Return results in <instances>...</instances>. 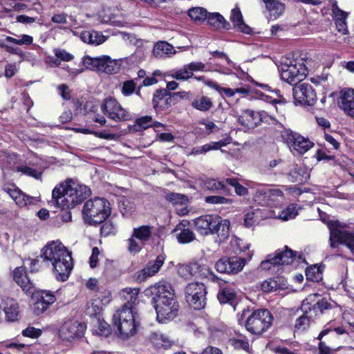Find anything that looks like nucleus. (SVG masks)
<instances>
[{
  "label": "nucleus",
  "instance_id": "f257e3e1",
  "mask_svg": "<svg viewBox=\"0 0 354 354\" xmlns=\"http://www.w3.org/2000/svg\"><path fill=\"white\" fill-rule=\"evenodd\" d=\"M147 296L152 297V303L156 309L157 319L165 322L174 319L177 315L175 306L174 290L170 284H155L145 290Z\"/></svg>",
  "mask_w": 354,
  "mask_h": 354
},
{
  "label": "nucleus",
  "instance_id": "f03ea898",
  "mask_svg": "<svg viewBox=\"0 0 354 354\" xmlns=\"http://www.w3.org/2000/svg\"><path fill=\"white\" fill-rule=\"evenodd\" d=\"M90 189L72 180L56 186L52 192L53 203L61 209H71L90 195Z\"/></svg>",
  "mask_w": 354,
  "mask_h": 354
},
{
  "label": "nucleus",
  "instance_id": "7ed1b4c3",
  "mask_svg": "<svg viewBox=\"0 0 354 354\" xmlns=\"http://www.w3.org/2000/svg\"><path fill=\"white\" fill-rule=\"evenodd\" d=\"M41 258L50 262L57 280L65 281L73 269L71 254L64 245H46L41 250Z\"/></svg>",
  "mask_w": 354,
  "mask_h": 354
},
{
  "label": "nucleus",
  "instance_id": "20e7f679",
  "mask_svg": "<svg viewBox=\"0 0 354 354\" xmlns=\"http://www.w3.org/2000/svg\"><path fill=\"white\" fill-rule=\"evenodd\" d=\"M330 303L326 298H321L319 295L312 294L308 295L301 304V309L303 315L295 321V326L298 330L306 329L311 322L325 310L330 309Z\"/></svg>",
  "mask_w": 354,
  "mask_h": 354
},
{
  "label": "nucleus",
  "instance_id": "39448f33",
  "mask_svg": "<svg viewBox=\"0 0 354 354\" xmlns=\"http://www.w3.org/2000/svg\"><path fill=\"white\" fill-rule=\"evenodd\" d=\"M110 214L109 203L106 199L101 198L87 201L82 209L84 221L93 225L104 222Z\"/></svg>",
  "mask_w": 354,
  "mask_h": 354
},
{
  "label": "nucleus",
  "instance_id": "423d86ee",
  "mask_svg": "<svg viewBox=\"0 0 354 354\" xmlns=\"http://www.w3.org/2000/svg\"><path fill=\"white\" fill-rule=\"evenodd\" d=\"M138 314L131 310L120 309L113 317V321L120 333L127 337L133 335L139 322Z\"/></svg>",
  "mask_w": 354,
  "mask_h": 354
},
{
  "label": "nucleus",
  "instance_id": "0eeeda50",
  "mask_svg": "<svg viewBox=\"0 0 354 354\" xmlns=\"http://www.w3.org/2000/svg\"><path fill=\"white\" fill-rule=\"evenodd\" d=\"M272 316L267 309L254 310L245 322V328L254 335H261L272 325Z\"/></svg>",
  "mask_w": 354,
  "mask_h": 354
},
{
  "label": "nucleus",
  "instance_id": "6e6552de",
  "mask_svg": "<svg viewBox=\"0 0 354 354\" xmlns=\"http://www.w3.org/2000/svg\"><path fill=\"white\" fill-rule=\"evenodd\" d=\"M178 273L185 278L196 277L206 279L212 282H216L220 285L222 283L221 279L207 266L202 264L198 261H192L187 264L178 265Z\"/></svg>",
  "mask_w": 354,
  "mask_h": 354
},
{
  "label": "nucleus",
  "instance_id": "1a4fd4ad",
  "mask_svg": "<svg viewBox=\"0 0 354 354\" xmlns=\"http://www.w3.org/2000/svg\"><path fill=\"white\" fill-rule=\"evenodd\" d=\"M297 252L288 249L286 246V249L283 251H276L273 254H268L266 259L261 261L260 268L263 270L269 271L275 266L289 264L296 258H298L301 262L306 263L303 254L299 253L297 256Z\"/></svg>",
  "mask_w": 354,
  "mask_h": 354
},
{
  "label": "nucleus",
  "instance_id": "9d476101",
  "mask_svg": "<svg viewBox=\"0 0 354 354\" xmlns=\"http://www.w3.org/2000/svg\"><path fill=\"white\" fill-rule=\"evenodd\" d=\"M307 74V68L301 60H288L283 62L280 68L281 80L295 84L301 81Z\"/></svg>",
  "mask_w": 354,
  "mask_h": 354
},
{
  "label": "nucleus",
  "instance_id": "9b49d317",
  "mask_svg": "<svg viewBox=\"0 0 354 354\" xmlns=\"http://www.w3.org/2000/svg\"><path fill=\"white\" fill-rule=\"evenodd\" d=\"M83 64L89 70L106 74L117 73L120 68L118 60L112 59L106 55L96 57L86 56L83 59Z\"/></svg>",
  "mask_w": 354,
  "mask_h": 354
},
{
  "label": "nucleus",
  "instance_id": "f8f14e48",
  "mask_svg": "<svg viewBox=\"0 0 354 354\" xmlns=\"http://www.w3.org/2000/svg\"><path fill=\"white\" fill-rule=\"evenodd\" d=\"M206 287L203 283L192 282L185 289V298L187 304L195 310H201L206 305Z\"/></svg>",
  "mask_w": 354,
  "mask_h": 354
},
{
  "label": "nucleus",
  "instance_id": "ddd939ff",
  "mask_svg": "<svg viewBox=\"0 0 354 354\" xmlns=\"http://www.w3.org/2000/svg\"><path fill=\"white\" fill-rule=\"evenodd\" d=\"M330 243H354V230L339 221L328 223Z\"/></svg>",
  "mask_w": 354,
  "mask_h": 354
},
{
  "label": "nucleus",
  "instance_id": "4468645a",
  "mask_svg": "<svg viewBox=\"0 0 354 354\" xmlns=\"http://www.w3.org/2000/svg\"><path fill=\"white\" fill-rule=\"evenodd\" d=\"M100 109L104 114L115 121L126 120L129 116L128 112L113 97L106 98Z\"/></svg>",
  "mask_w": 354,
  "mask_h": 354
},
{
  "label": "nucleus",
  "instance_id": "2eb2a0df",
  "mask_svg": "<svg viewBox=\"0 0 354 354\" xmlns=\"http://www.w3.org/2000/svg\"><path fill=\"white\" fill-rule=\"evenodd\" d=\"M245 263L244 258H221L215 263V269L220 273L236 274L243 270Z\"/></svg>",
  "mask_w": 354,
  "mask_h": 354
},
{
  "label": "nucleus",
  "instance_id": "dca6fc26",
  "mask_svg": "<svg viewBox=\"0 0 354 354\" xmlns=\"http://www.w3.org/2000/svg\"><path fill=\"white\" fill-rule=\"evenodd\" d=\"M86 329V326L77 321L69 320L65 322L59 330L60 337L68 342L82 337Z\"/></svg>",
  "mask_w": 354,
  "mask_h": 354
},
{
  "label": "nucleus",
  "instance_id": "f3484780",
  "mask_svg": "<svg viewBox=\"0 0 354 354\" xmlns=\"http://www.w3.org/2000/svg\"><path fill=\"white\" fill-rule=\"evenodd\" d=\"M293 97L299 104L313 105L317 95L311 85L306 83L296 86L293 88Z\"/></svg>",
  "mask_w": 354,
  "mask_h": 354
},
{
  "label": "nucleus",
  "instance_id": "a211bd4d",
  "mask_svg": "<svg viewBox=\"0 0 354 354\" xmlns=\"http://www.w3.org/2000/svg\"><path fill=\"white\" fill-rule=\"evenodd\" d=\"M283 137L286 142L290 145L295 150L299 153H304L314 145L313 142L304 136L295 132H284Z\"/></svg>",
  "mask_w": 354,
  "mask_h": 354
},
{
  "label": "nucleus",
  "instance_id": "6ab92c4d",
  "mask_svg": "<svg viewBox=\"0 0 354 354\" xmlns=\"http://www.w3.org/2000/svg\"><path fill=\"white\" fill-rule=\"evenodd\" d=\"M265 112L254 111L251 109L243 110L238 116V122L243 127L251 129L261 124Z\"/></svg>",
  "mask_w": 354,
  "mask_h": 354
},
{
  "label": "nucleus",
  "instance_id": "aec40b11",
  "mask_svg": "<svg viewBox=\"0 0 354 354\" xmlns=\"http://www.w3.org/2000/svg\"><path fill=\"white\" fill-rule=\"evenodd\" d=\"M219 223L220 217L213 215L202 216L194 221L198 231L204 235L213 234Z\"/></svg>",
  "mask_w": 354,
  "mask_h": 354
},
{
  "label": "nucleus",
  "instance_id": "412c9836",
  "mask_svg": "<svg viewBox=\"0 0 354 354\" xmlns=\"http://www.w3.org/2000/svg\"><path fill=\"white\" fill-rule=\"evenodd\" d=\"M317 339L319 340V343L318 344L319 354H332L340 348V346H338L333 348L328 346L326 344V341L331 343L337 339L335 333L333 332L330 327L325 326L319 334Z\"/></svg>",
  "mask_w": 354,
  "mask_h": 354
},
{
  "label": "nucleus",
  "instance_id": "4be33fe9",
  "mask_svg": "<svg viewBox=\"0 0 354 354\" xmlns=\"http://www.w3.org/2000/svg\"><path fill=\"white\" fill-rule=\"evenodd\" d=\"M331 10L333 19L337 31L342 35H346L348 33L346 20L348 13L341 10L336 1L332 3Z\"/></svg>",
  "mask_w": 354,
  "mask_h": 354
},
{
  "label": "nucleus",
  "instance_id": "5701e85b",
  "mask_svg": "<svg viewBox=\"0 0 354 354\" xmlns=\"http://www.w3.org/2000/svg\"><path fill=\"white\" fill-rule=\"evenodd\" d=\"M339 104L348 115L354 118V89H342L339 95Z\"/></svg>",
  "mask_w": 354,
  "mask_h": 354
},
{
  "label": "nucleus",
  "instance_id": "b1692460",
  "mask_svg": "<svg viewBox=\"0 0 354 354\" xmlns=\"http://www.w3.org/2000/svg\"><path fill=\"white\" fill-rule=\"evenodd\" d=\"M37 301L34 305V312L39 315L45 312L55 301L54 294L48 290H41L37 292Z\"/></svg>",
  "mask_w": 354,
  "mask_h": 354
},
{
  "label": "nucleus",
  "instance_id": "393cba45",
  "mask_svg": "<svg viewBox=\"0 0 354 354\" xmlns=\"http://www.w3.org/2000/svg\"><path fill=\"white\" fill-rule=\"evenodd\" d=\"M1 306L5 313L6 318L9 322L17 321L19 316V306L13 298L3 297Z\"/></svg>",
  "mask_w": 354,
  "mask_h": 354
},
{
  "label": "nucleus",
  "instance_id": "a878e982",
  "mask_svg": "<svg viewBox=\"0 0 354 354\" xmlns=\"http://www.w3.org/2000/svg\"><path fill=\"white\" fill-rule=\"evenodd\" d=\"M176 93H169L167 90H158L153 95V105L156 110L162 109L167 107L168 104L174 103V97Z\"/></svg>",
  "mask_w": 354,
  "mask_h": 354
},
{
  "label": "nucleus",
  "instance_id": "bb28decb",
  "mask_svg": "<svg viewBox=\"0 0 354 354\" xmlns=\"http://www.w3.org/2000/svg\"><path fill=\"white\" fill-rule=\"evenodd\" d=\"M15 281L26 293H34V284L28 277L25 269L22 267L16 268L13 272Z\"/></svg>",
  "mask_w": 354,
  "mask_h": 354
},
{
  "label": "nucleus",
  "instance_id": "cd10ccee",
  "mask_svg": "<svg viewBox=\"0 0 354 354\" xmlns=\"http://www.w3.org/2000/svg\"><path fill=\"white\" fill-rule=\"evenodd\" d=\"M153 227L149 225H141L134 227L131 236L129 238V243H136V241L142 243L151 241L153 235Z\"/></svg>",
  "mask_w": 354,
  "mask_h": 354
},
{
  "label": "nucleus",
  "instance_id": "c85d7f7f",
  "mask_svg": "<svg viewBox=\"0 0 354 354\" xmlns=\"http://www.w3.org/2000/svg\"><path fill=\"white\" fill-rule=\"evenodd\" d=\"M230 19L234 28L236 30L245 34H250L252 32L251 28L244 23L243 15L239 8L236 7L232 9Z\"/></svg>",
  "mask_w": 354,
  "mask_h": 354
},
{
  "label": "nucleus",
  "instance_id": "c756f323",
  "mask_svg": "<svg viewBox=\"0 0 354 354\" xmlns=\"http://www.w3.org/2000/svg\"><path fill=\"white\" fill-rule=\"evenodd\" d=\"M140 289L135 288H126L122 290V295L126 302L124 304L121 309L131 310L135 311V305L138 300V296Z\"/></svg>",
  "mask_w": 354,
  "mask_h": 354
},
{
  "label": "nucleus",
  "instance_id": "7c9ffc66",
  "mask_svg": "<svg viewBox=\"0 0 354 354\" xmlns=\"http://www.w3.org/2000/svg\"><path fill=\"white\" fill-rule=\"evenodd\" d=\"M163 260V257L158 256L155 261L149 262L147 267L142 269L138 274L137 279L140 281H144L147 277L154 275L158 272L160 268L162 266Z\"/></svg>",
  "mask_w": 354,
  "mask_h": 354
},
{
  "label": "nucleus",
  "instance_id": "2f4dec72",
  "mask_svg": "<svg viewBox=\"0 0 354 354\" xmlns=\"http://www.w3.org/2000/svg\"><path fill=\"white\" fill-rule=\"evenodd\" d=\"M287 283L282 277H275L264 281L261 284V289L265 292H270L279 290L285 289Z\"/></svg>",
  "mask_w": 354,
  "mask_h": 354
},
{
  "label": "nucleus",
  "instance_id": "473e14b6",
  "mask_svg": "<svg viewBox=\"0 0 354 354\" xmlns=\"http://www.w3.org/2000/svg\"><path fill=\"white\" fill-rule=\"evenodd\" d=\"M80 39L84 43L98 46L104 43L106 37L99 31L84 30L81 32Z\"/></svg>",
  "mask_w": 354,
  "mask_h": 354
},
{
  "label": "nucleus",
  "instance_id": "72a5a7b5",
  "mask_svg": "<svg viewBox=\"0 0 354 354\" xmlns=\"http://www.w3.org/2000/svg\"><path fill=\"white\" fill-rule=\"evenodd\" d=\"M207 21L208 24L216 29L230 28V24L218 12L208 13Z\"/></svg>",
  "mask_w": 354,
  "mask_h": 354
},
{
  "label": "nucleus",
  "instance_id": "f704fd0d",
  "mask_svg": "<svg viewBox=\"0 0 354 354\" xmlns=\"http://www.w3.org/2000/svg\"><path fill=\"white\" fill-rule=\"evenodd\" d=\"M271 19H277L285 10V5L278 0H263Z\"/></svg>",
  "mask_w": 354,
  "mask_h": 354
},
{
  "label": "nucleus",
  "instance_id": "c9c22d12",
  "mask_svg": "<svg viewBox=\"0 0 354 354\" xmlns=\"http://www.w3.org/2000/svg\"><path fill=\"white\" fill-rule=\"evenodd\" d=\"M221 280L222 283L221 285L218 283L220 286V290L217 296L218 299L221 304L230 303L232 304L236 299V292L234 288L229 286L222 287L225 281L222 279Z\"/></svg>",
  "mask_w": 354,
  "mask_h": 354
},
{
  "label": "nucleus",
  "instance_id": "e433bc0d",
  "mask_svg": "<svg viewBox=\"0 0 354 354\" xmlns=\"http://www.w3.org/2000/svg\"><path fill=\"white\" fill-rule=\"evenodd\" d=\"M288 177L290 182L301 183L309 178V174L305 168L294 165L288 173Z\"/></svg>",
  "mask_w": 354,
  "mask_h": 354
},
{
  "label": "nucleus",
  "instance_id": "4c0bfd02",
  "mask_svg": "<svg viewBox=\"0 0 354 354\" xmlns=\"http://www.w3.org/2000/svg\"><path fill=\"white\" fill-rule=\"evenodd\" d=\"M175 53L176 50L174 46L163 41L157 42L153 49V55L158 58L169 56L175 54Z\"/></svg>",
  "mask_w": 354,
  "mask_h": 354
},
{
  "label": "nucleus",
  "instance_id": "58836bf2",
  "mask_svg": "<svg viewBox=\"0 0 354 354\" xmlns=\"http://www.w3.org/2000/svg\"><path fill=\"white\" fill-rule=\"evenodd\" d=\"M189 225V221L185 219L178 223V230H180V232L178 234V241L182 243H188L195 239L194 232L189 227L186 228Z\"/></svg>",
  "mask_w": 354,
  "mask_h": 354
},
{
  "label": "nucleus",
  "instance_id": "ea45409f",
  "mask_svg": "<svg viewBox=\"0 0 354 354\" xmlns=\"http://www.w3.org/2000/svg\"><path fill=\"white\" fill-rule=\"evenodd\" d=\"M187 13L192 21L196 24H202L207 19L209 12L203 7H193L189 8Z\"/></svg>",
  "mask_w": 354,
  "mask_h": 354
},
{
  "label": "nucleus",
  "instance_id": "a19ab883",
  "mask_svg": "<svg viewBox=\"0 0 354 354\" xmlns=\"http://www.w3.org/2000/svg\"><path fill=\"white\" fill-rule=\"evenodd\" d=\"M153 120L151 116L145 115L137 118L134 124L130 126V131L133 132L140 131L152 127Z\"/></svg>",
  "mask_w": 354,
  "mask_h": 354
},
{
  "label": "nucleus",
  "instance_id": "79ce46f5",
  "mask_svg": "<svg viewBox=\"0 0 354 354\" xmlns=\"http://www.w3.org/2000/svg\"><path fill=\"white\" fill-rule=\"evenodd\" d=\"M150 340L151 343L156 348H169L171 346V341L162 334L153 333L150 335Z\"/></svg>",
  "mask_w": 354,
  "mask_h": 354
},
{
  "label": "nucleus",
  "instance_id": "37998d69",
  "mask_svg": "<svg viewBox=\"0 0 354 354\" xmlns=\"http://www.w3.org/2000/svg\"><path fill=\"white\" fill-rule=\"evenodd\" d=\"M230 222L228 219L222 220L220 218V223L214 232H216L218 233V236L220 237L221 242H225L228 239L230 235Z\"/></svg>",
  "mask_w": 354,
  "mask_h": 354
},
{
  "label": "nucleus",
  "instance_id": "c03bdc74",
  "mask_svg": "<svg viewBox=\"0 0 354 354\" xmlns=\"http://www.w3.org/2000/svg\"><path fill=\"white\" fill-rule=\"evenodd\" d=\"M192 105L194 109L201 111H207L212 106V102L209 97L202 96L195 99L192 102Z\"/></svg>",
  "mask_w": 354,
  "mask_h": 354
},
{
  "label": "nucleus",
  "instance_id": "a18cd8bd",
  "mask_svg": "<svg viewBox=\"0 0 354 354\" xmlns=\"http://www.w3.org/2000/svg\"><path fill=\"white\" fill-rule=\"evenodd\" d=\"M102 308V304L100 298L92 299L87 303L86 313L91 317H94L100 314Z\"/></svg>",
  "mask_w": 354,
  "mask_h": 354
},
{
  "label": "nucleus",
  "instance_id": "49530a36",
  "mask_svg": "<svg viewBox=\"0 0 354 354\" xmlns=\"http://www.w3.org/2000/svg\"><path fill=\"white\" fill-rule=\"evenodd\" d=\"M299 207L296 204H291L281 211L277 217L282 221L293 219L298 214Z\"/></svg>",
  "mask_w": 354,
  "mask_h": 354
},
{
  "label": "nucleus",
  "instance_id": "de8ad7c7",
  "mask_svg": "<svg viewBox=\"0 0 354 354\" xmlns=\"http://www.w3.org/2000/svg\"><path fill=\"white\" fill-rule=\"evenodd\" d=\"M261 216V212L260 209H250L245 215L244 225L247 227L253 226L259 221Z\"/></svg>",
  "mask_w": 354,
  "mask_h": 354
},
{
  "label": "nucleus",
  "instance_id": "09e8293b",
  "mask_svg": "<svg viewBox=\"0 0 354 354\" xmlns=\"http://www.w3.org/2000/svg\"><path fill=\"white\" fill-rule=\"evenodd\" d=\"M306 279L312 281H319L322 279V270L317 265H313L306 270Z\"/></svg>",
  "mask_w": 354,
  "mask_h": 354
},
{
  "label": "nucleus",
  "instance_id": "8fccbe9b",
  "mask_svg": "<svg viewBox=\"0 0 354 354\" xmlns=\"http://www.w3.org/2000/svg\"><path fill=\"white\" fill-rule=\"evenodd\" d=\"M17 37L19 38L7 36L6 37V41L19 46L30 45L33 42V38L30 35H21Z\"/></svg>",
  "mask_w": 354,
  "mask_h": 354
},
{
  "label": "nucleus",
  "instance_id": "3c124183",
  "mask_svg": "<svg viewBox=\"0 0 354 354\" xmlns=\"http://www.w3.org/2000/svg\"><path fill=\"white\" fill-rule=\"evenodd\" d=\"M201 183L203 187L212 191H218L225 187L223 182L217 181L213 178L204 179Z\"/></svg>",
  "mask_w": 354,
  "mask_h": 354
},
{
  "label": "nucleus",
  "instance_id": "603ef678",
  "mask_svg": "<svg viewBox=\"0 0 354 354\" xmlns=\"http://www.w3.org/2000/svg\"><path fill=\"white\" fill-rule=\"evenodd\" d=\"M198 124L203 126L204 128L198 127L196 130L199 129L203 133L207 135L219 130L218 127L216 125V124L214 122L209 120L203 119L199 121Z\"/></svg>",
  "mask_w": 354,
  "mask_h": 354
},
{
  "label": "nucleus",
  "instance_id": "864d4df0",
  "mask_svg": "<svg viewBox=\"0 0 354 354\" xmlns=\"http://www.w3.org/2000/svg\"><path fill=\"white\" fill-rule=\"evenodd\" d=\"M218 93L221 95L225 94L227 97H232L236 93H238L241 95H245L249 93V90L247 88H224L221 87L219 89Z\"/></svg>",
  "mask_w": 354,
  "mask_h": 354
},
{
  "label": "nucleus",
  "instance_id": "5fc2aeb1",
  "mask_svg": "<svg viewBox=\"0 0 354 354\" xmlns=\"http://www.w3.org/2000/svg\"><path fill=\"white\" fill-rule=\"evenodd\" d=\"M189 199L186 195L178 194V216H184L188 214Z\"/></svg>",
  "mask_w": 354,
  "mask_h": 354
},
{
  "label": "nucleus",
  "instance_id": "6e6d98bb",
  "mask_svg": "<svg viewBox=\"0 0 354 354\" xmlns=\"http://www.w3.org/2000/svg\"><path fill=\"white\" fill-rule=\"evenodd\" d=\"M17 171L21 172L23 174L32 176L35 179H40L42 174L41 171L36 170L35 169L26 165L18 166L17 167Z\"/></svg>",
  "mask_w": 354,
  "mask_h": 354
},
{
  "label": "nucleus",
  "instance_id": "4d7b16f0",
  "mask_svg": "<svg viewBox=\"0 0 354 354\" xmlns=\"http://www.w3.org/2000/svg\"><path fill=\"white\" fill-rule=\"evenodd\" d=\"M136 89V84L133 80H128L123 83L122 93L124 96L132 95Z\"/></svg>",
  "mask_w": 354,
  "mask_h": 354
},
{
  "label": "nucleus",
  "instance_id": "13d9d810",
  "mask_svg": "<svg viewBox=\"0 0 354 354\" xmlns=\"http://www.w3.org/2000/svg\"><path fill=\"white\" fill-rule=\"evenodd\" d=\"M115 232V226L110 221L105 222L100 229V234L104 237L114 234Z\"/></svg>",
  "mask_w": 354,
  "mask_h": 354
},
{
  "label": "nucleus",
  "instance_id": "bf43d9fd",
  "mask_svg": "<svg viewBox=\"0 0 354 354\" xmlns=\"http://www.w3.org/2000/svg\"><path fill=\"white\" fill-rule=\"evenodd\" d=\"M205 201L206 203L212 204H227L232 203L231 199L219 196H207L205 197Z\"/></svg>",
  "mask_w": 354,
  "mask_h": 354
},
{
  "label": "nucleus",
  "instance_id": "052dcab7",
  "mask_svg": "<svg viewBox=\"0 0 354 354\" xmlns=\"http://www.w3.org/2000/svg\"><path fill=\"white\" fill-rule=\"evenodd\" d=\"M3 189L5 192H6L9 196L13 199L14 201L18 198L19 194L22 192L15 185H5L3 187Z\"/></svg>",
  "mask_w": 354,
  "mask_h": 354
},
{
  "label": "nucleus",
  "instance_id": "680f3d73",
  "mask_svg": "<svg viewBox=\"0 0 354 354\" xmlns=\"http://www.w3.org/2000/svg\"><path fill=\"white\" fill-rule=\"evenodd\" d=\"M265 194L268 198V201L266 202L268 205L271 203L269 202L277 200L279 198H283V192L279 189H270L268 192H265Z\"/></svg>",
  "mask_w": 354,
  "mask_h": 354
},
{
  "label": "nucleus",
  "instance_id": "e2e57ef3",
  "mask_svg": "<svg viewBox=\"0 0 354 354\" xmlns=\"http://www.w3.org/2000/svg\"><path fill=\"white\" fill-rule=\"evenodd\" d=\"M229 342L230 345L234 346L235 348H241L243 350H248L249 348V343L245 339L232 338L229 340Z\"/></svg>",
  "mask_w": 354,
  "mask_h": 354
},
{
  "label": "nucleus",
  "instance_id": "0e129e2a",
  "mask_svg": "<svg viewBox=\"0 0 354 354\" xmlns=\"http://www.w3.org/2000/svg\"><path fill=\"white\" fill-rule=\"evenodd\" d=\"M55 56L61 60L69 62L73 59V55L63 49L55 50Z\"/></svg>",
  "mask_w": 354,
  "mask_h": 354
},
{
  "label": "nucleus",
  "instance_id": "69168bd1",
  "mask_svg": "<svg viewBox=\"0 0 354 354\" xmlns=\"http://www.w3.org/2000/svg\"><path fill=\"white\" fill-rule=\"evenodd\" d=\"M22 334L26 337L37 338L41 335V330L34 327H28L22 331Z\"/></svg>",
  "mask_w": 354,
  "mask_h": 354
},
{
  "label": "nucleus",
  "instance_id": "338daca9",
  "mask_svg": "<svg viewBox=\"0 0 354 354\" xmlns=\"http://www.w3.org/2000/svg\"><path fill=\"white\" fill-rule=\"evenodd\" d=\"M10 6L12 7V8H4V11L7 13L12 12V10L17 12H23L28 10V6L22 3H15L13 4L10 3Z\"/></svg>",
  "mask_w": 354,
  "mask_h": 354
},
{
  "label": "nucleus",
  "instance_id": "774afa93",
  "mask_svg": "<svg viewBox=\"0 0 354 354\" xmlns=\"http://www.w3.org/2000/svg\"><path fill=\"white\" fill-rule=\"evenodd\" d=\"M193 75L191 68L189 67V64L185 66L183 68L178 71V80H187L192 77Z\"/></svg>",
  "mask_w": 354,
  "mask_h": 354
}]
</instances>
